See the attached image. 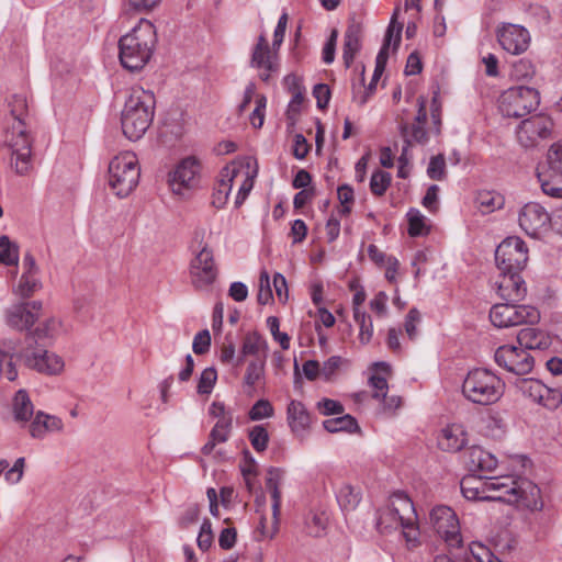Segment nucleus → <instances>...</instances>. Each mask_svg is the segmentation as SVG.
Instances as JSON below:
<instances>
[{
  "label": "nucleus",
  "mask_w": 562,
  "mask_h": 562,
  "mask_svg": "<svg viewBox=\"0 0 562 562\" xmlns=\"http://www.w3.org/2000/svg\"><path fill=\"white\" fill-rule=\"evenodd\" d=\"M12 123L2 134V143L10 150V167L18 176H29L33 170L32 138L27 132L25 117L27 100L15 94L10 101Z\"/></svg>",
  "instance_id": "f257e3e1"
},
{
  "label": "nucleus",
  "mask_w": 562,
  "mask_h": 562,
  "mask_svg": "<svg viewBox=\"0 0 562 562\" xmlns=\"http://www.w3.org/2000/svg\"><path fill=\"white\" fill-rule=\"evenodd\" d=\"M156 99L151 91L132 87L121 113L123 134L130 140H138L150 126L155 115Z\"/></svg>",
  "instance_id": "f03ea898"
},
{
  "label": "nucleus",
  "mask_w": 562,
  "mask_h": 562,
  "mask_svg": "<svg viewBox=\"0 0 562 562\" xmlns=\"http://www.w3.org/2000/svg\"><path fill=\"white\" fill-rule=\"evenodd\" d=\"M486 488L491 491V501H498L510 505H520L531 510H540L543 502L540 488L525 477L501 475L487 477Z\"/></svg>",
  "instance_id": "7ed1b4c3"
},
{
  "label": "nucleus",
  "mask_w": 562,
  "mask_h": 562,
  "mask_svg": "<svg viewBox=\"0 0 562 562\" xmlns=\"http://www.w3.org/2000/svg\"><path fill=\"white\" fill-rule=\"evenodd\" d=\"M156 43L155 26L142 19L119 41V57L122 66L131 71L144 68L149 61Z\"/></svg>",
  "instance_id": "20e7f679"
},
{
  "label": "nucleus",
  "mask_w": 562,
  "mask_h": 562,
  "mask_svg": "<svg viewBox=\"0 0 562 562\" xmlns=\"http://www.w3.org/2000/svg\"><path fill=\"white\" fill-rule=\"evenodd\" d=\"M416 514L412 501L403 493H395L390 505L379 512L376 521L381 532L401 530L408 546H416L419 531L415 524Z\"/></svg>",
  "instance_id": "39448f33"
},
{
  "label": "nucleus",
  "mask_w": 562,
  "mask_h": 562,
  "mask_svg": "<svg viewBox=\"0 0 562 562\" xmlns=\"http://www.w3.org/2000/svg\"><path fill=\"white\" fill-rule=\"evenodd\" d=\"M257 175V161L251 157L238 158L225 166L221 171V179L215 188L218 194H223V196L218 198V203L215 201V207L221 209L226 204L234 183L240 181L235 199V206L239 207L252 190L254 180Z\"/></svg>",
  "instance_id": "423d86ee"
},
{
  "label": "nucleus",
  "mask_w": 562,
  "mask_h": 562,
  "mask_svg": "<svg viewBox=\"0 0 562 562\" xmlns=\"http://www.w3.org/2000/svg\"><path fill=\"white\" fill-rule=\"evenodd\" d=\"M505 392V382L493 371L484 368L470 370L462 383L463 396L473 404L492 405Z\"/></svg>",
  "instance_id": "0eeeda50"
},
{
  "label": "nucleus",
  "mask_w": 562,
  "mask_h": 562,
  "mask_svg": "<svg viewBox=\"0 0 562 562\" xmlns=\"http://www.w3.org/2000/svg\"><path fill=\"white\" fill-rule=\"evenodd\" d=\"M140 176L138 159L133 151L113 157L108 168V183L119 198H126L137 187Z\"/></svg>",
  "instance_id": "6e6552de"
},
{
  "label": "nucleus",
  "mask_w": 562,
  "mask_h": 562,
  "mask_svg": "<svg viewBox=\"0 0 562 562\" xmlns=\"http://www.w3.org/2000/svg\"><path fill=\"white\" fill-rule=\"evenodd\" d=\"M539 103V92L535 88L516 86L501 94L498 109L506 117L519 119L535 111Z\"/></svg>",
  "instance_id": "1a4fd4ad"
},
{
  "label": "nucleus",
  "mask_w": 562,
  "mask_h": 562,
  "mask_svg": "<svg viewBox=\"0 0 562 562\" xmlns=\"http://www.w3.org/2000/svg\"><path fill=\"white\" fill-rule=\"evenodd\" d=\"M202 162L196 156L182 158L168 173V184L173 194L186 196L201 182Z\"/></svg>",
  "instance_id": "9d476101"
},
{
  "label": "nucleus",
  "mask_w": 562,
  "mask_h": 562,
  "mask_svg": "<svg viewBox=\"0 0 562 562\" xmlns=\"http://www.w3.org/2000/svg\"><path fill=\"white\" fill-rule=\"evenodd\" d=\"M516 303L505 301L494 304L490 311L492 324L498 328H507L522 324H536L540 319V313L536 307Z\"/></svg>",
  "instance_id": "9b49d317"
},
{
  "label": "nucleus",
  "mask_w": 562,
  "mask_h": 562,
  "mask_svg": "<svg viewBox=\"0 0 562 562\" xmlns=\"http://www.w3.org/2000/svg\"><path fill=\"white\" fill-rule=\"evenodd\" d=\"M537 177L544 194L562 198V139L551 145L547 165L537 169Z\"/></svg>",
  "instance_id": "f8f14e48"
},
{
  "label": "nucleus",
  "mask_w": 562,
  "mask_h": 562,
  "mask_svg": "<svg viewBox=\"0 0 562 562\" xmlns=\"http://www.w3.org/2000/svg\"><path fill=\"white\" fill-rule=\"evenodd\" d=\"M528 261V248L525 241L512 236L504 239L495 250V262L498 271L521 272Z\"/></svg>",
  "instance_id": "ddd939ff"
},
{
  "label": "nucleus",
  "mask_w": 562,
  "mask_h": 562,
  "mask_svg": "<svg viewBox=\"0 0 562 562\" xmlns=\"http://www.w3.org/2000/svg\"><path fill=\"white\" fill-rule=\"evenodd\" d=\"M514 386L524 397L550 411L562 404V392L531 378L516 379Z\"/></svg>",
  "instance_id": "4468645a"
},
{
  "label": "nucleus",
  "mask_w": 562,
  "mask_h": 562,
  "mask_svg": "<svg viewBox=\"0 0 562 562\" xmlns=\"http://www.w3.org/2000/svg\"><path fill=\"white\" fill-rule=\"evenodd\" d=\"M494 360L498 367L515 375L529 374L535 367V359L530 352L514 345L498 347Z\"/></svg>",
  "instance_id": "2eb2a0df"
},
{
  "label": "nucleus",
  "mask_w": 562,
  "mask_h": 562,
  "mask_svg": "<svg viewBox=\"0 0 562 562\" xmlns=\"http://www.w3.org/2000/svg\"><path fill=\"white\" fill-rule=\"evenodd\" d=\"M430 524L447 546L459 548L462 543L460 524L456 513L448 506H436L430 512Z\"/></svg>",
  "instance_id": "dca6fc26"
},
{
  "label": "nucleus",
  "mask_w": 562,
  "mask_h": 562,
  "mask_svg": "<svg viewBox=\"0 0 562 562\" xmlns=\"http://www.w3.org/2000/svg\"><path fill=\"white\" fill-rule=\"evenodd\" d=\"M552 120L544 114H537L524 120L517 127L518 143L525 148H535L551 136Z\"/></svg>",
  "instance_id": "f3484780"
},
{
  "label": "nucleus",
  "mask_w": 562,
  "mask_h": 562,
  "mask_svg": "<svg viewBox=\"0 0 562 562\" xmlns=\"http://www.w3.org/2000/svg\"><path fill=\"white\" fill-rule=\"evenodd\" d=\"M218 274L213 251L204 246L190 263V278L194 289L209 291Z\"/></svg>",
  "instance_id": "a211bd4d"
},
{
  "label": "nucleus",
  "mask_w": 562,
  "mask_h": 562,
  "mask_svg": "<svg viewBox=\"0 0 562 562\" xmlns=\"http://www.w3.org/2000/svg\"><path fill=\"white\" fill-rule=\"evenodd\" d=\"M520 228L531 237H540L551 228V215L539 203L522 206L518 215Z\"/></svg>",
  "instance_id": "6ab92c4d"
},
{
  "label": "nucleus",
  "mask_w": 562,
  "mask_h": 562,
  "mask_svg": "<svg viewBox=\"0 0 562 562\" xmlns=\"http://www.w3.org/2000/svg\"><path fill=\"white\" fill-rule=\"evenodd\" d=\"M496 35L502 48L512 55L525 53L530 44L528 30L518 24L503 23L497 29Z\"/></svg>",
  "instance_id": "aec40b11"
},
{
  "label": "nucleus",
  "mask_w": 562,
  "mask_h": 562,
  "mask_svg": "<svg viewBox=\"0 0 562 562\" xmlns=\"http://www.w3.org/2000/svg\"><path fill=\"white\" fill-rule=\"evenodd\" d=\"M42 310L41 301L18 303L10 306L5 313L7 324L20 331H32V326L40 317Z\"/></svg>",
  "instance_id": "412c9836"
},
{
  "label": "nucleus",
  "mask_w": 562,
  "mask_h": 562,
  "mask_svg": "<svg viewBox=\"0 0 562 562\" xmlns=\"http://www.w3.org/2000/svg\"><path fill=\"white\" fill-rule=\"evenodd\" d=\"M277 52L269 47L265 35L258 37V42L252 49L250 66L260 70L259 77L265 82L270 79L272 72L278 71Z\"/></svg>",
  "instance_id": "4be33fe9"
},
{
  "label": "nucleus",
  "mask_w": 562,
  "mask_h": 562,
  "mask_svg": "<svg viewBox=\"0 0 562 562\" xmlns=\"http://www.w3.org/2000/svg\"><path fill=\"white\" fill-rule=\"evenodd\" d=\"M495 285L501 299L507 302H520L527 294V285L520 272L499 271Z\"/></svg>",
  "instance_id": "5701e85b"
},
{
  "label": "nucleus",
  "mask_w": 562,
  "mask_h": 562,
  "mask_svg": "<svg viewBox=\"0 0 562 562\" xmlns=\"http://www.w3.org/2000/svg\"><path fill=\"white\" fill-rule=\"evenodd\" d=\"M22 357L29 368L40 373L53 375L60 373L64 369L63 359L47 350L32 351L31 348L27 347Z\"/></svg>",
  "instance_id": "b1692460"
},
{
  "label": "nucleus",
  "mask_w": 562,
  "mask_h": 562,
  "mask_svg": "<svg viewBox=\"0 0 562 562\" xmlns=\"http://www.w3.org/2000/svg\"><path fill=\"white\" fill-rule=\"evenodd\" d=\"M282 472L279 469L271 468L268 471V477L266 480V486L271 493L272 498V527L266 528V518L262 517L260 520L261 535L266 538L272 539L278 532L279 516L281 509V492L279 488Z\"/></svg>",
  "instance_id": "393cba45"
},
{
  "label": "nucleus",
  "mask_w": 562,
  "mask_h": 562,
  "mask_svg": "<svg viewBox=\"0 0 562 562\" xmlns=\"http://www.w3.org/2000/svg\"><path fill=\"white\" fill-rule=\"evenodd\" d=\"M64 429L65 424L60 417L43 411L35 413L29 426L30 436L37 440H43L52 434H61Z\"/></svg>",
  "instance_id": "a878e982"
},
{
  "label": "nucleus",
  "mask_w": 562,
  "mask_h": 562,
  "mask_svg": "<svg viewBox=\"0 0 562 562\" xmlns=\"http://www.w3.org/2000/svg\"><path fill=\"white\" fill-rule=\"evenodd\" d=\"M467 467L473 474L492 472L497 467V459L490 451L479 446H473L467 452Z\"/></svg>",
  "instance_id": "bb28decb"
},
{
  "label": "nucleus",
  "mask_w": 562,
  "mask_h": 562,
  "mask_svg": "<svg viewBox=\"0 0 562 562\" xmlns=\"http://www.w3.org/2000/svg\"><path fill=\"white\" fill-rule=\"evenodd\" d=\"M286 422L294 435L303 436L311 427V415L302 402L292 400L286 408Z\"/></svg>",
  "instance_id": "cd10ccee"
},
{
  "label": "nucleus",
  "mask_w": 562,
  "mask_h": 562,
  "mask_svg": "<svg viewBox=\"0 0 562 562\" xmlns=\"http://www.w3.org/2000/svg\"><path fill=\"white\" fill-rule=\"evenodd\" d=\"M361 23L356 20H351L344 35L342 59L347 68L352 65L356 55L361 49Z\"/></svg>",
  "instance_id": "c85d7f7f"
},
{
  "label": "nucleus",
  "mask_w": 562,
  "mask_h": 562,
  "mask_svg": "<svg viewBox=\"0 0 562 562\" xmlns=\"http://www.w3.org/2000/svg\"><path fill=\"white\" fill-rule=\"evenodd\" d=\"M397 16V9L393 13L390 24L386 29L384 42L382 47L380 48L376 58H375V65H378L379 70L385 69L387 58H389V47L393 43L394 49L400 45L401 42V33L403 25L402 23L396 22Z\"/></svg>",
  "instance_id": "c756f323"
},
{
  "label": "nucleus",
  "mask_w": 562,
  "mask_h": 562,
  "mask_svg": "<svg viewBox=\"0 0 562 562\" xmlns=\"http://www.w3.org/2000/svg\"><path fill=\"white\" fill-rule=\"evenodd\" d=\"M468 441L467 432L462 425L452 424L441 430L438 437V446L443 451L457 452Z\"/></svg>",
  "instance_id": "7c9ffc66"
},
{
  "label": "nucleus",
  "mask_w": 562,
  "mask_h": 562,
  "mask_svg": "<svg viewBox=\"0 0 562 562\" xmlns=\"http://www.w3.org/2000/svg\"><path fill=\"white\" fill-rule=\"evenodd\" d=\"M517 342L526 351L535 349H546L550 345L549 336L542 330L533 327H526L519 330Z\"/></svg>",
  "instance_id": "2f4dec72"
},
{
  "label": "nucleus",
  "mask_w": 562,
  "mask_h": 562,
  "mask_svg": "<svg viewBox=\"0 0 562 562\" xmlns=\"http://www.w3.org/2000/svg\"><path fill=\"white\" fill-rule=\"evenodd\" d=\"M268 350V342L267 340L257 331H250L247 333L243 339L241 344V358L237 359L236 364L239 366L243 362L244 357L247 356H255L259 357L262 355V357H267Z\"/></svg>",
  "instance_id": "473e14b6"
},
{
  "label": "nucleus",
  "mask_w": 562,
  "mask_h": 562,
  "mask_svg": "<svg viewBox=\"0 0 562 562\" xmlns=\"http://www.w3.org/2000/svg\"><path fill=\"white\" fill-rule=\"evenodd\" d=\"M461 492L470 501H491L488 495L491 491L486 488V481H481L474 475L463 477L461 481Z\"/></svg>",
  "instance_id": "72a5a7b5"
},
{
  "label": "nucleus",
  "mask_w": 562,
  "mask_h": 562,
  "mask_svg": "<svg viewBox=\"0 0 562 562\" xmlns=\"http://www.w3.org/2000/svg\"><path fill=\"white\" fill-rule=\"evenodd\" d=\"M61 331V323L55 317H50L40 324L35 329L29 331L26 339L38 341H50L55 339Z\"/></svg>",
  "instance_id": "f704fd0d"
},
{
  "label": "nucleus",
  "mask_w": 562,
  "mask_h": 562,
  "mask_svg": "<svg viewBox=\"0 0 562 562\" xmlns=\"http://www.w3.org/2000/svg\"><path fill=\"white\" fill-rule=\"evenodd\" d=\"M265 357L249 361L244 375V387L247 394H252L256 386L265 380Z\"/></svg>",
  "instance_id": "c9c22d12"
},
{
  "label": "nucleus",
  "mask_w": 562,
  "mask_h": 562,
  "mask_svg": "<svg viewBox=\"0 0 562 562\" xmlns=\"http://www.w3.org/2000/svg\"><path fill=\"white\" fill-rule=\"evenodd\" d=\"M34 414V407L29 394L24 390H19L13 401V415L16 422L27 423Z\"/></svg>",
  "instance_id": "e433bc0d"
},
{
  "label": "nucleus",
  "mask_w": 562,
  "mask_h": 562,
  "mask_svg": "<svg viewBox=\"0 0 562 562\" xmlns=\"http://www.w3.org/2000/svg\"><path fill=\"white\" fill-rule=\"evenodd\" d=\"M401 135L404 144L413 147L414 145H424L428 142V134L424 125L420 124H403L401 125Z\"/></svg>",
  "instance_id": "4c0bfd02"
},
{
  "label": "nucleus",
  "mask_w": 562,
  "mask_h": 562,
  "mask_svg": "<svg viewBox=\"0 0 562 562\" xmlns=\"http://www.w3.org/2000/svg\"><path fill=\"white\" fill-rule=\"evenodd\" d=\"M504 199L499 193L492 191L480 192L476 196V205L480 212L486 214L503 206Z\"/></svg>",
  "instance_id": "58836bf2"
},
{
  "label": "nucleus",
  "mask_w": 562,
  "mask_h": 562,
  "mask_svg": "<svg viewBox=\"0 0 562 562\" xmlns=\"http://www.w3.org/2000/svg\"><path fill=\"white\" fill-rule=\"evenodd\" d=\"M353 319L359 326L358 338L360 342L362 345L369 344L373 336V323L370 315H368L362 308H357Z\"/></svg>",
  "instance_id": "ea45409f"
},
{
  "label": "nucleus",
  "mask_w": 562,
  "mask_h": 562,
  "mask_svg": "<svg viewBox=\"0 0 562 562\" xmlns=\"http://www.w3.org/2000/svg\"><path fill=\"white\" fill-rule=\"evenodd\" d=\"M323 426L328 432H351L358 428L357 420L348 414L326 419L324 420Z\"/></svg>",
  "instance_id": "a19ab883"
},
{
  "label": "nucleus",
  "mask_w": 562,
  "mask_h": 562,
  "mask_svg": "<svg viewBox=\"0 0 562 562\" xmlns=\"http://www.w3.org/2000/svg\"><path fill=\"white\" fill-rule=\"evenodd\" d=\"M337 502L342 510L355 509L360 502V494L351 485H342L337 492Z\"/></svg>",
  "instance_id": "79ce46f5"
},
{
  "label": "nucleus",
  "mask_w": 562,
  "mask_h": 562,
  "mask_svg": "<svg viewBox=\"0 0 562 562\" xmlns=\"http://www.w3.org/2000/svg\"><path fill=\"white\" fill-rule=\"evenodd\" d=\"M406 216L408 221L409 236L416 237L428 234L429 227L426 224V217L420 213L419 210L411 209Z\"/></svg>",
  "instance_id": "37998d69"
},
{
  "label": "nucleus",
  "mask_w": 562,
  "mask_h": 562,
  "mask_svg": "<svg viewBox=\"0 0 562 562\" xmlns=\"http://www.w3.org/2000/svg\"><path fill=\"white\" fill-rule=\"evenodd\" d=\"M38 272L24 271L18 285V293L22 297H30L34 292L38 291L42 286Z\"/></svg>",
  "instance_id": "c03bdc74"
},
{
  "label": "nucleus",
  "mask_w": 562,
  "mask_h": 562,
  "mask_svg": "<svg viewBox=\"0 0 562 562\" xmlns=\"http://www.w3.org/2000/svg\"><path fill=\"white\" fill-rule=\"evenodd\" d=\"M328 517L325 513L311 512L305 518V528L308 535L319 537L326 529Z\"/></svg>",
  "instance_id": "a18cd8bd"
},
{
  "label": "nucleus",
  "mask_w": 562,
  "mask_h": 562,
  "mask_svg": "<svg viewBox=\"0 0 562 562\" xmlns=\"http://www.w3.org/2000/svg\"><path fill=\"white\" fill-rule=\"evenodd\" d=\"M258 303L267 305L273 301L272 282L267 270H261L258 280Z\"/></svg>",
  "instance_id": "49530a36"
},
{
  "label": "nucleus",
  "mask_w": 562,
  "mask_h": 562,
  "mask_svg": "<svg viewBox=\"0 0 562 562\" xmlns=\"http://www.w3.org/2000/svg\"><path fill=\"white\" fill-rule=\"evenodd\" d=\"M217 381V371L214 367L205 368L199 378L196 392L200 395H210Z\"/></svg>",
  "instance_id": "de8ad7c7"
},
{
  "label": "nucleus",
  "mask_w": 562,
  "mask_h": 562,
  "mask_svg": "<svg viewBox=\"0 0 562 562\" xmlns=\"http://www.w3.org/2000/svg\"><path fill=\"white\" fill-rule=\"evenodd\" d=\"M19 261L18 247L12 244L8 236H0V262L7 266L16 265Z\"/></svg>",
  "instance_id": "09e8293b"
},
{
  "label": "nucleus",
  "mask_w": 562,
  "mask_h": 562,
  "mask_svg": "<svg viewBox=\"0 0 562 562\" xmlns=\"http://www.w3.org/2000/svg\"><path fill=\"white\" fill-rule=\"evenodd\" d=\"M391 181V173L382 170H375L370 179V190L372 194L376 196H382L390 187Z\"/></svg>",
  "instance_id": "8fccbe9b"
},
{
  "label": "nucleus",
  "mask_w": 562,
  "mask_h": 562,
  "mask_svg": "<svg viewBox=\"0 0 562 562\" xmlns=\"http://www.w3.org/2000/svg\"><path fill=\"white\" fill-rule=\"evenodd\" d=\"M248 437L252 448L257 452H263L269 442V434L265 426L256 425L251 429H249Z\"/></svg>",
  "instance_id": "3c124183"
},
{
  "label": "nucleus",
  "mask_w": 562,
  "mask_h": 562,
  "mask_svg": "<svg viewBox=\"0 0 562 562\" xmlns=\"http://www.w3.org/2000/svg\"><path fill=\"white\" fill-rule=\"evenodd\" d=\"M274 409L268 400L257 401L249 409L248 417L251 420H261L273 416Z\"/></svg>",
  "instance_id": "603ef678"
},
{
  "label": "nucleus",
  "mask_w": 562,
  "mask_h": 562,
  "mask_svg": "<svg viewBox=\"0 0 562 562\" xmlns=\"http://www.w3.org/2000/svg\"><path fill=\"white\" fill-rule=\"evenodd\" d=\"M233 418H220L210 432V437L217 443L227 441L232 430Z\"/></svg>",
  "instance_id": "864d4df0"
},
{
  "label": "nucleus",
  "mask_w": 562,
  "mask_h": 562,
  "mask_svg": "<svg viewBox=\"0 0 562 562\" xmlns=\"http://www.w3.org/2000/svg\"><path fill=\"white\" fill-rule=\"evenodd\" d=\"M256 106L249 115L250 124L255 128H260L265 122L267 98L263 94H257L255 99Z\"/></svg>",
  "instance_id": "5fc2aeb1"
},
{
  "label": "nucleus",
  "mask_w": 562,
  "mask_h": 562,
  "mask_svg": "<svg viewBox=\"0 0 562 562\" xmlns=\"http://www.w3.org/2000/svg\"><path fill=\"white\" fill-rule=\"evenodd\" d=\"M267 327L269 328L273 339L278 341L283 350L290 348V337L286 333L280 331V322L276 316H269L267 318Z\"/></svg>",
  "instance_id": "6e6d98bb"
},
{
  "label": "nucleus",
  "mask_w": 562,
  "mask_h": 562,
  "mask_svg": "<svg viewBox=\"0 0 562 562\" xmlns=\"http://www.w3.org/2000/svg\"><path fill=\"white\" fill-rule=\"evenodd\" d=\"M427 176L432 180H442L446 176L445 156L439 154L430 158L427 167Z\"/></svg>",
  "instance_id": "4d7b16f0"
},
{
  "label": "nucleus",
  "mask_w": 562,
  "mask_h": 562,
  "mask_svg": "<svg viewBox=\"0 0 562 562\" xmlns=\"http://www.w3.org/2000/svg\"><path fill=\"white\" fill-rule=\"evenodd\" d=\"M24 469L25 458L20 457L15 460L11 468L8 467V469L3 472L5 482L11 485L20 483L24 474Z\"/></svg>",
  "instance_id": "13d9d810"
},
{
  "label": "nucleus",
  "mask_w": 562,
  "mask_h": 562,
  "mask_svg": "<svg viewBox=\"0 0 562 562\" xmlns=\"http://www.w3.org/2000/svg\"><path fill=\"white\" fill-rule=\"evenodd\" d=\"M470 552L476 562H501L486 546L472 542Z\"/></svg>",
  "instance_id": "bf43d9fd"
},
{
  "label": "nucleus",
  "mask_w": 562,
  "mask_h": 562,
  "mask_svg": "<svg viewBox=\"0 0 562 562\" xmlns=\"http://www.w3.org/2000/svg\"><path fill=\"white\" fill-rule=\"evenodd\" d=\"M420 322V313L417 308L409 310L408 314L406 315L404 328L406 331L407 337L411 340H415L418 331H417V325Z\"/></svg>",
  "instance_id": "052dcab7"
},
{
  "label": "nucleus",
  "mask_w": 562,
  "mask_h": 562,
  "mask_svg": "<svg viewBox=\"0 0 562 562\" xmlns=\"http://www.w3.org/2000/svg\"><path fill=\"white\" fill-rule=\"evenodd\" d=\"M369 384L373 389V397L376 400H385L389 385L385 376L373 374L369 379Z\"/></svg>",
  "instance_id": "680f3d73"
},
{
  "label": "nucleus",
  "mask_w": 562,
  "mask_h": 562,
  "mask_svg": "<svg viewBox=\"0 0 562 562\" xmlns=\"http://www.w3.org/2000/svg\"><path fill=\"white\" fill-rule=\"evenodd\" d=\"M211 346V335L207 329L199 331L194 338L192 344V349L196 355H204L209 351Z\"/></svg>",
  "instance_id": "e2e57ef3"
},
{
  "label": "nucleus",
  "mask_w": 562,
  "mask_h": 562,
  "mask_svg": "<svg viewBox=\"0 0 562 562\" xmlns=\"http://www.w3.org/2000/svg\"><path fill=\"white\" fill-rule=\"evenodd\" d=\"M272 286L279 301L285 303L289 299V289L288 282L282 273L276 272L273 274Z\"/></svg>",
  "instance_id": "0e129e2a"
},
{
  "label": "nucleus",
  "mask_w": 562,
  "mask_h": 562,
  "mask_svg": "<svg viewBox=\"0 0 562 562\" xmlns=\"http://www.w3.org/2000/svg\"><path fill=\"white\" fill-rule=\"evenodd\" d=\"M4 375L9 381H14L18 376V371L12 363V358L0 350V376Z\"/></svg>",
  "instance_id": "69168bd1"
},
{
  "label": "nucleus",
  "mask_w": 562,
  "mask_h": 562,
  "mask_svg": "<svg viewBox=\"0 0 562 562\" xmlns=\"http://www.w3.org/2000/svg\"><path fill=\"white\" fill-rule=\"evenodd\" d=\"M337 195H338V200L342 206V210L341 212L344 214H347L350 212L351 210V204L353 202V190L350 186L348 184H342L340 187H338L337 189Z\"/></svg>",
  "instance_id": "338daca9"
},
{
  "label": "nucleus",
  "mask_w": 562,
  "mask_h": 562,
  "mask_svg": "<svg viewBox=\"0 0 562 562\" xmlns=\"http://www.w3.org/2000/svg\"><path fill=\"white\" fill-rule=\"evenodd\" d=\"M338 38V31L333 30L326 44L324 45L322 59L325 64H331L335 59L336 44Z\"/></svg>",
  "instance_id": "774afa93"
}]
</instances>
